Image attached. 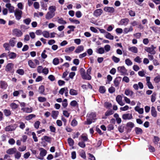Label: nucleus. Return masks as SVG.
I'll return each mask as SVG.
<instances>
[{"mask_svg": "<svg viewBox=\"0 0 160 160\" xmlns=\"http://www.w3.org/2000/svg\"><path fill=\"white\" fill-rule=\"evenodd\" d=\"M3 112L5 115L7 116H9L11 114V111L9 110L5 109Z\"/></svg>", "mask_w": 160, "mask_h": 160, "instance_id": "obj_50", "label": "nucleus"}, {"mask_svg": "<svg viewBox=\"0 0 160 160\" xmlns=\"http://www.w3.org/2000/svg\"><path fill=\"white\" fill-rule=\"evenodd\" d=\"M41 150L40 155V157L39 158H38L39 159L41 160H42L43 159V157L45 156L47 153V151L43 148H41L40 149Z\"/></svg>", "mask_w": 160, "mask_h": 160, "instance_id": "obj_6", "label": "nucleus"}, {"mask_svg": "<svg viewBox=\"0 0 160 160\" xmlns=\"http://www.w3.org/2000/svg\"><path fill=\"white\" fill-rule=\"evenodd\" d=\"M59 112L57 111H53L52 113V116L53 118L56 119L58 115Z\"/></svg>", "mask_w": 160, "mask_h": 160, "instance_id": "obj_28", "label": "nucleus"}, {"mask_svg": "<svg viewBox=\"0 0 160 160\" xmlns=\"http://www.w3.org/2000/svg\"><path fill=\"white\" fill-rule=\"evenodd\" d=\"M28 63L29 66L32 68H34L36 67V65L31 60H30L28 61Z\"/></svg>", "mask_w": 160, "mask_h": 160, "instance_id": "obj_39", "label": "nucleus"}, {"mask_svg": "<svg viewBox=\"0 0 160 160\" xmlns=\"http://www.w3.org/2000/svg\"><path fill=\"white\" fill-rule=\"evenodd\" d=\"M55 15V14L51 13L48 12L46 15L45 18L49 20L53 17Z\"/></svg>", "mask_w": 160, "mask_h": 160, "instance_id": "obj_17", "label": "nucleus"}, {"mask_svg": "<svg viewBox=\"0 0 160 160\" xmlns=\"http://www.w3.org/2000/svg\"><path fill=\"white\" fill-rule=\"evenodd\" d=\"M13 67V64L12 63H9L6 66V68L8 70H11Z\"/></svg>", "mask_w": 160, "mask_h": 160, "instance_id": "obj_37", "label": "nucleus"}, {"mask_svg": "<svg viewBox=\"0 0 160 160\" xmlns=\"http://www.w3.org/2000/svg\"><path fill=\"white\" fill-rule=\"evenodd\" d=\"M75 47L74 46H72L69 48H67L65 50V52L68 53H70L74 49Z\"/></svg>", "mask_w": 160, "mask_h": 160, "instance_id": "obj_29", "label": "nucleus"}, {"mask_svg": "<svg viewBox=\"0 0 160 160\" xmlns=\"http://www.w3.org/2000/svg\"><path fill=\"white\" fill-rule=\"evenodd\" d=\"M13 34L18 37L21 36L22 34V33L21 31L18 29H14L13 30Z\"/></svg>", "mask_w": 160, "mask_h": 160, "instance_id": "obj_7", "label": "nucleus"}, {"mask_svg": "<svg viewBox=\"0 0 160 160\" xmlns=\"http://www.w3.org/2000/svg\"><path fill=\"white\" fill-rule=\"evenodd\" d=\"M0 86L2 89H5L7 88L8 85L7 83L5 82L1 81L0 82Z\"/></svg>", "mask_w": 160, "mask_h": 160, "instance_id": "obj_26", "label": "nucleus"}, {"mask_svg": "<svg viewBox=\"0 0 160 160\" xmlns=\"http://www.w3.org/2000/svg\"><path fill=\"white\" fill-rule=\"evenodd\" d=\"M104 10L110 13H112L114 12V9L113 7H106L104 8Z\"/></svg>", "mask_w": 160, "mask_h": 160, "instance_id": "obj_10", "label": "nucleus"}, {"mask_svg": "<svg viewBox=\"0 0 160 160\" xmlns=\"http://www.w3.org/2000/svg\"><path fill=\"white\" fill-rule=\"evenodd\" d=\"M96 115L95 113L91 112L89 114H88L87 117L92 120H95Z\"/></svg>", "mask_w": 160, "mask_h": 160, "instance_id": "obj_20", "label": "nucleus"}, {"mask_svg": "<svg viewBox=\"0 0 160 160\" xmlns=\"http://www.w3.org/2000/svg\"><path fill=\"white\" fill-rule=\"evenodd\" d=\"M128 50L132 52L136 53L138 52V48L135 46L129 47Z\"/></svg>", "mask_w": 160, "mask_h": 160, "instance_id": "obj_14", "label": "nucleus"}, {"mask_svg": "<svg viewBox=\"0 0 160 160\" xmlns=\"http://www.w3.org/2000/svg\"><path fill=\"white\" fill-rule=\"evenodd\" d=\"M15 40L16 38H13L10 39V40H9V44L11 47H13L15 46L17 42V41Z\"/></svg>", "mask_w": 160, "mask_h": 160, "instance_id": "obj_12", "label": "nucleus"}, {"mask_svg": "<svg viewBox=\"0 0 160 160\" xmlns=\"http://www.w3.org/2000/svg\"><path fill=\"white\" fill-rule=\"evenodd\" d=\"M97 52L100 54H102L104 52V50L103 48H100L97 50Z\"/></svg>", "mask_w": 160, "mask_h": 160, "instance_id": "obj_45", "label": "nucleus"}, {"mask_svg": "<svg viewBox=\"0 0 160 160\" xmlns=\"http://www.w3.org/2000/svg\"><path fill=\"white\" fill-rule=\"evenodd\" d=\"M22 111L23 112L26 113H30L32 111V108H22L21 109Z\"/></svg>", "mask_w": 160, "mask_h": 160, "instance_id": "obj_19", "label": "nucleus"}, {"mask_svg": "<svg viewBox=\"0 0 160 160\" xmlns=\"http://www.w3.org/2000/svg\"><path fill=\"white\" fill-rule=\"evenodd\" d=\"M105 37L108 39L110 40H112L114 39V36L112 35L111 34L108 32H106V34H105Z\"/></svg>", "mask_w": 160, "mask_h": 160, "instance_id": "obj_21", "label": "nucleus"}, {"mask_svg": "<svg viewBox=\"0 0 160 160\" xmlns=\"http://www.w3.org/2000/svg\"><path fill=\"white\" fill-rule=\"evenodd\" d=\"M92 120L87 117V121L84 122V124L85 125H90L92 123V122H94Z\"/></svg>", "mask_w": 160, "mask_h": 160, "instance_id": "obj_34", "label": "nucleus"}, {"mask_svg": "<svg viewBox=\"0 0 160 160\" xmlns=\"http://www.w3.org/2000/svg\"><path fill=\"white\" fill-rule=\"evenodd\" d=\"M134 61L137 63H140L142 62V58H140L139 56H137L134 59Z\"/></svg>", "mask_w": 160, "mask_h": 160, "instance_id": "obj_48", "label": "nucleus"}, {"mask_svg": "<svg viewBox=\"0 0 160 160\" xmlns=\"http://www.w3.org/2000/svg\"><path fill=\"white\" fill-rule=\"evenodd\" d=\"M48 10H49L48 12L51 13L55 14V11L56 10V8L55 6H50L49 7Z\"/></svg>", "mask_w": 160, "mask_h": 160, "instance_id": "obj_24", "label": "nucleus"}, {"mask_svg": "<svg viewBox=\"0 0 160 160\" xmlns=\"http://www.w3.org/2000/svg\"><path fill=\"white\" fill-rule=\"evenodd\" d=\"M135 131L136 133L137 134H141L142 132V129L138 127H136L135 128Z\"/></svg>", "mask_w": 160, "mask_h": 160, "instance_id": "obj_33", "label": "nucleus"}, {"mask_svg": "<svg viewBox=\"0 0 160 160\" xmlns=\"http://www.w3.org/2000/svg\"><path fill=\"white\" fill-rule=\"evenodd\" d=\"M44 139L46 141L48 142H50L51 140V138L47 136H45L43 137Z\"/></svg>", "mask_w": 160, "mask_h": 160, "instance_id": "obj_54", "label": "nucleus"}, {"mask_svg": "<svg viewBox=\"0 0 160 160\" xmlns=\"http://www.w3.org/2000/svg\"><path fill=\"white\" fill-rule=\"evenodd\" d=\"M118 129L120 132L122 133L124 131V126L123 125L119 126L118 127Z\"/></svg>", "mask_w": 160, "mask_h": 160, "instance_id": "obj_44", "label": "nucleus"}, {"mask_svg": "<svg viewBox=\"0 0 160 160\" xmlns=\"http://www.w3.org/2000/svg\"><path fill=\"white\" fill-rule=\"evenodd\" d=\"M103 13V10L101 9H98L93 12V15L96 18L99 17Z\"/></svg>", "mask_w": 160, "mask_h": 160, "instance_id": "obj_4", "label": "nucleus"}, {"mask_svg": "<svg viewBox=\"0 0 160 160\" xmlns=\"http://www.w3.org/2000/svg\"><path fill=\"white\" fill-rule=\"evenodd\" d=\"M112 60L115 63H118L120 61V59L115 56H113L112 57Z\"/></svg>", "mask_w": 160, "mask_h": 160, "instance_id": "obj_56", "label": "nucleus"}, {"mask_svg": "<svg viewBox=\"0 0 160 160\" xmlns=\"http://www.w3.org/2000/svg\"><path fill=\"white\" fill-rule=\"evenodd\" d=\"M125 94L127 96H132L133 94V92L131 90L127 89L125 91Z\"/></svg>", "mask_w": 160, "mask_h": 160, "instance_id": "obj_32", "label": "nucleus"}, {"mask_svg": "<svg viewBox=\"0 0 160 160\" xmlns=\"http://www.w3.org/2000/svg\"><path fill=\"white\" fill-rule=\"evenodd\" d=\"M122 118L124 120H130L132 118V114L125 113L122 115Z\"/></svg>", "mask_w": 160, "mask_h": 160, "instance_id": "obj_8", "label": "nucleus"}, {"mask_svg": "<svg viewBox=\"0 0 160 160\" xmlns=\"http://www.w3.org/2000/svg\"><path fill=\"white\" fill-rule=\"evenodd\" d=\"M150 28L155 32H157L160 29V28L155 26L151 27Z\"/></svg>", "mask_w": 160, "mask_h": 160, "instance_id": "obj_46", "label": "nucleus"}, {"mask_svg": "<svg viewBox=\"0 0 160 160\" xmlns=\"http://www.w3.org/2000/svg\"><path fill=\"white\" fill-rule=\"evenodd\" d=\"M69 93L71 95L76 96L78 94V92L77 90L71 89L69 90Z\"/></svg>", "mask_w": 160, "mask_h": 160, "instance_id": "obj_25", "label": "nucleus"}, {"mask_svg": "<svg viewBox=\"0 0 160 160\" xmlns=\"http://www.w3.org/2000/svg\"><path fill=\"white\" fill-rule=\"evenodd\" d=\"M16 127L15 125H9L7 126L5 128V130L6 131H11L15 130Z\"/></svg>", "mask_w": 160, "mask_h": 160, "instance_id": "obj_13", "label": "nucleus"}, {"mask_svg": "<svg viewBox=\"0 0 160 160\" xmlns=\"http://www.w3.org/2000/svg\"><path fill=\"white\" fill-rule=\"evenodd\" d=\"M59 59L58 58H54L53 60V63L54 65H57L59 63Z\"/></svg>", "mask_w": 160, "mask_h": 160, "instance_id": "obj_61", "label": "nucleus"}, {"mask_svg": "<svg viewBox=\"0 0 160 160\" xmlns=\"http://www.w3.org/2000/svg\"><path fill=\"white\" fill-rule=\"evenodd\" d=\"M23 92L22 90H20L19 91H14L13 93L14 96H17L19 94L20 92Z\"/></svg>", "mask_w": 160, "mask_h": 160, "instance_id": "obj_55", "label": "nucleus"}, {"mask_svg": "<svg viewBox=\"0 0 160 160\" xmlns=\"http://www.w3.org/2000/svg\"><path fill=\"white\" fill-rule=\"evenodd\" d=\"M115 88L113 87H111L108 89L109 92L111 93H112L115 92Z\"/></svg>", "mask_w": 160, "mask_h": 160, "instance_id": "obj_60", "label": "nucleus"}, {"mask_svg": "<svg viewBox=\"0 0 160 160\" xmlns=\"http://www.w3.org/2000/svg\"><path fill=\"white\" fill-rule=\"evenodd\" d=\"M129 22V20L127 18L122 19L119 22L118 25L126 26L128 24Z\"/></svg>", "mask_w": 160, "mask_h": 160, "instance_id": "obj_5", "label": "nucleus"}, {"mask_svg": "<svg viewBox=\"0 0 160 160\" xmlns=\"http://www.w3.org/2000/svg\"><path fill=\"white\" fill-rule=\"evenodd\" d=\"M122 97L120 95H118L116 98L117 102L121 106H123L125 104L122 101Z\"/></svg>", "mask_w": 160, "mask_h": 160, "instance_id": "obj_9", "label": "nucleus"}, {"mask_svg": "<svg viewBox=\"0 0 160 160\" xmlns=\"http://www.w3.org/2000/svg\"><path fill=\"white\" fill-rule=\"evenodd\" d=\"M42 35L43 36L46 38H48L50 37V34L48 32L44 31L42 32Z\"/></svg>", "mask_w": 160, "mask_h": 160, "instance_id": "obj_35", "label": "nucleus"}, {"mask_svg": "<svg viewBox=\"0 0 160 160\" xmlns=\"http://www.w3.org/2000/svg\"><path fill=\"white\" fill-rule=\"evenodd\" d=\"M114 113V112L112 110L107 111L105 113V115L106 116L112 114Z\"/></svg>", "mask_w": 160, "mask_h": 160, "instance_id": "obj_47", "label": "nucleus"}, {"mask_svg": "<svg viewBox=\"0 0 160 160\" xmlns=\"http://www.w3.org/2000/svg\"><path fill=\"white\" fill-rule=\"evenodd\" d=\"M111 47L109 45H107L104 46V48L106 52H109L110 50Z\"/></svg>", "mask_w": 160, "mask_h": 160, "instance_id": "obj_62", "label": "nucleus"}, {"mask_svg": "<svg viewBox=\"0 0 160 160\" xmlns=\"http://www.w3.org/2000/svg\"><path fill=\"white\" fill-rule=\"evenodd\" d=\"M84 50L83 47L82 45H81L78 46L76 50L75 51V52L76 53H79L83 51Z\"/></svg>", "mask_w": 160, "mask_h": 160, "instance_id": "obj_27", "label": "nucleus"}, {"mask_svg": "<svg viewBox=\"0 0 160 160\" xmlns=\"http://www.w3.org/2000/svg\"><path fill=\"white\" fill-rule=\"evenodd\" d=\"M35 116L36 115H35L31 114L26 116L25 118V119L27 120H29L32 119V118H35Z\"/></svg>", "mask_w": 160, "mask_h": 160, "instance_id": "obj_42", "label": "nucleus"}, {"mask_svg": "<svg viewBox=\"0 0 160 160\" xmlns=\"http://www.w3.org/2000/svg\"><path fill=\"white\" fill-rule=\"evenodd\" d=\"M135 110L138 112L140 114H142L143 113V108H140L139 106H136L134 108Z\"/></svg>", "mask_w": 160, "mask_h": 160, "instance_id": "obj_23", "label": "nucleus"}, {"mask_svg": "<svg viewBox=\"0 0 160 160\" xmlns=\"http://www.w3.org/2000/svg\"><path fill=\"white\" fill-rule=\"evenodd\" d=\"M21 153L19 152H18L15 154L14 156L16 158L18 159L21 157Z\"/></svg>", "mask_w": 160, "mask_h": 160, "instance_id": "obj_53", "label": "nucleus"}, {"mask_svg": "<svg viewBox=\"0 0 160 160\" xmlns=\"http://www.w3.org/2000/svg\"><path fill=\"white\" fill-rule=\"evenodd\" d=\"M38 100L40 102H45L47 99L46 98L42 97H39L38 98Z\"/></svg>", "mask_w": 160, "mask_h": 160, "instance_id": "obj_52", "label": "nucleus"}, {"mask_svg": "<svg viewBox=\"0 0 160 160\" xmlns=\"http://www.w3.org/2000/svg\"><path fill=\"white\" fill-rule=\"evenodd\" d=\"M16 151L17 149L15 148H11L8 149L6 151V153L8 154L12 155Z\"/></svg>", "mask_w": 160, "mask_h": 160, "instance_id": "obj_16", "label": "nucleus"}, {"mask_svg": "<svg viewBox=\"0 0 160 160\" xmlns=\"http://www.w3.org/2000/svg\"><path fill=\"white\" fill-rule=\"evenodd\" d=\"M154 80L155 83H158L160 82V76H158L154 78Z\"/></svg>", "mask_w": 160, "mask_h": 160, "instance_id": "obj_64", "label": "nucleus"}, {"mask_svg": "<svg viewBox=\"0 0 160 160\" xmlns=\"http://www.w3.org/2000/svg\"><path fill=\"white\" fill-rule=\"evenodd\" d=\"M81 74L82 78L84 79L90 80L91 79V76L89 75L90 71H81Z\"/></svg>", "mask_w": 160, "mask_h": 160, "instance_id": "obj_1", "label": "nucleus"}, {"mask_svg": "<svg viewBox=\"0 0 160 160\" xmlns=\"http://www.w3.org/2000/svg\"><path fill=\"white\" fill-rule=\"evenodd\" d=\"M9 56L10 58L14 59L16 57V54L13 52H10L9 54Z\"/></svg>", "mask_w": 160, "mask_h": 160, "instance_id": "obj_49", "label": "nucleus"}, {"mask_svg": "<svg viewBox=\"0 0 160 160\" xmlns=\"http://www.w3.org/2000/svg\"><path fill=\"white\" fill-rule=\"evenodd\" d=\"M68 142L70 146H72L74 144V141L71 138H69L68 139Z\"/></svg>", "mask_w": 160, "mask_h": 160, "instance_id": "obj_51", "label": "nucleus"}, {"mask_svg": "<svg viewBox=\"0 0 160 160\" xmlns=\"http://www.w3.org/2000/svg\"><path fill=\"white\" fill-rule=\"evenodd\" d=\"M99 91L101 93H104L106 91L105 87L104 86H100L99 88Z\"/></svg>", "mask_w": 160, "mask_h": 160, "instance_id": "obj_57", "label": "nucleus"}, {"mask_svg": "<svg viewBox=\"0 0 160 160\" xmlns=\"http://www.w3.org/2000/svg\"><path fill=\"white\" fill-rule=\"evenodd\" d=\"M14 15L16 18V19L19 20L21 19L22 14V12L19 9H16L14 12Z\"/></svg>", "mask_w": 160, "mask_h": 160, "instance_id": "obj_3", "label": "nucleus"}, {"mask_svg": "<svg viewBox=\"0 0 160 160\" xmlns=\"http://www.w3.org/2000/svg\"><path fill=\"white\" fill-rule=\"evenodd\" d=\"M31 20L30 18H28L23 20V22L24 23H25L27 25H28L30 24Z\"/></svg>", "mask_w": 160, "mask_h": 160, "instance_id": "obj_36", "label": "nucleus"}, {"mask_svg": "<svg viewBox=\"0 0 160 160\" xmlns=\"http://www.w3.org/2000/svg\"><path fill=\"white\" fill-rule=\"evenodd\" d=\"M58 22L61 24H65L67 23L66 22L63 20L62 18L59 19L58 20Z\"/></svg>", "mask_w": 160, "mask_h": 160, "instance_id": "obj_38", "label": "nucleus"}, {"mask_svg": "<svg viewBox=\"0 0 160 160\" xmlns=\"http://www.w3.org/2000/svg\"><path fill=\"white\" fill-rule=\"evenodd\" d=\"M156 93L155 92L153 93L151 96V101L152 102H154L156 99Z\"/></svg>", "mask_w": 160, "mask_h": 160, "instance_id": "obj_40", "label": "nucleus"}, {"mask_svg": "<svg viewBox=\"0 0 160 160\" xmlns=\"http://www.w3.org/2000/svg\"><path fill=\"white\" fill-rule=\"evenodd\" d=\"M134 126V123L131 122H129L127 123L126 124L127 128L128 130H129L130 128L132 129ZM131 129H130V130Z\"/></svg>", "mask_w": 160, "mask_h": 160, "instance_id": "obj_31", "label": "nucleus"}, {"mask_svg": "<svg viewBox=\"0 0 160 160\" xmlns=\"http://www.w3.org/2000/svg\"><path fill=\"white\" fill-rule=\"evenodd\" d=\"M133 28L132 26H130L129 28H125L123 29V33L124 34H127L129 32H132Z\"/></svg>", "mask_w": 160, "mask_h": 160, "instance_id": "obj_15", "label": "nucleus"}, {"mask_svg": "<svg viewBox=\"0 0 160 160\" xmlns=\"http://www.w3.org/2000/svg\"><path fill=\"white\" fill-rule=\"evenodd\" d=\"M67 87H64L61 88L59 91V93L61 95H63V93L65 92L66 91V89H67Z\"/></svg>", "mask_w": 160, "mask_h": 160, "instance_id": "obj_58", "label": "nucleus"}, {"mask_svg": "<svg viewBox=\"0 0 160 160\" xmlns=\"http://www.w3.org/2000/svg\"><path fill=\"white\" fill-rule=\"evenodd\" d=\"M49 129L50 131L52 132H56V128L53 125L49 126Z\"/></svg>", "mask_w": 160, "mask_h": 160, "instance_id": "obj_63", "label": "nucleus"}, {"mask_svg": "<svg viewBox=\"0 0 160 160\" xmlns=\"http://www.w3.org/2000/svg\"><path fill=\"white\" fill-rule=\"evenodd\" d=\"M41 7L42 9L45 11L47 10V5L46 3H45L43 2H41Z\"/></svg>", "mask_w": 160, "mask_h": 160, "instance_id": "obj_43", "label": "nucleus"}, {"mask_svg": "<svg viewBox=\"0 0 160 160\" xmlns=\"http://www.w3.org/2000/svg\"><path fill=\"white\" fill-rule=\"evenodd\" d=\"M156 47H154L153 45H152L150 47H146L144 49L148 52L151 55H154L156 52L155 49Z\"/></svg>", "mask_w": 160, "mask_h": 160, "instance_id": "obj_2", "label": "nucleus"}, {"mask_svg": "<svg viewBox=\"0 0 160 160\" xmlns=\"http://www.w3.org/2000/svg\"><path fill=\"white\" fill-rule=\"evenodd\" d=\"M6 7L8 8L9 10V11L10 13H12L14 12V7L11 5V4L9 3H7L5 5Z\"/></svg>", "mask_w": 160, "mask_h": 160, "instance_id": "obj_11", "label": "nucleus"}, {"mask_svg": "<svg viewBox=\"0 0 160 160\" xmlns=\"http://www.w3.org/2000/svg\"><path fill=\"white\" fill-rule=\"evenodd\" d=\"M3 46L6 51H9L11 49V46L8 43H5L3 44Z\"/></svg>", "mask_w": 160, "mask_h": 160, "instance_id": "obj_22", "label": "nucleus"}, {"mask_svg": "<svg viewBox=\"0 0 160 160\" xmlns=\"http://www.w3.org/2000/svg\"><path fill=\"white\" fill-rule=\"evenodd\" d=\"M45 88L43 85L40 86L38 89V92L44 95Z\"/></svg>", "mask_w": 160, "mask_h": 160, "instance_id": "obj_30", "label": "nucleus"}, {"mask_svg": "<svg viewBox=\"0 0 160 160\" xmlns=\"http://www.w3.org/2000/svg\"><path fill=\"white\" fill-rule=\"evenodd\" d=\"M10 106L13 109H15L18 107V105L14 102L11 103Z\"/></svg>", "mask_w": 160, "mask_h": 160, "instance_id": "obj_41", "label": "nucleus"}, {"mask_svg": "<svg viewBox=\"0 0 160 160\" xmlns=\"http://www.w3.org/2000/svg\"><path fill=\"white\" fill-rule=\"evenodd\" d=\"M125 63L128 66H130L132 64V62L129 59H127L125 60Z\"/></svg>", "mask_w": 160, "mask_h": 160, "instance_id": "obj_59", "label": "nucleus"}, {"mask_svg": "<svg viewBox=\"0 0 160 160\" xmlns=\"http://www.w3.org/2000/svg\"><path fill=\"white\" fill-rule=\"evenodd\" d=\"M151 113L152 116L153 117L155 118L157 116V112L153 106L151 107Z\"/></svg>", "mask_w": 160, "mask_h": 160, "instance_id": "obj_18", "label": "nucleus"}]
</instances>
